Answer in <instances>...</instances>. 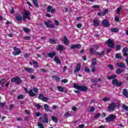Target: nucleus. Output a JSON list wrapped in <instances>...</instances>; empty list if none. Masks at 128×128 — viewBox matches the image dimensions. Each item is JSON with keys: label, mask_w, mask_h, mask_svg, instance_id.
I'll list each match as a JSON object with an SVG mask.
<instances>
[{"label": "nucleus", "mask_w": 128, "mask_h": 128, "mask_svg": "<svg viewBox=\"0 0 128 128\" xmlns=\"http://www.w3.org/2000/svg\"><path fill=\"white\" fill-rule=\"evenodd\" d=\"M116 104L115 102H112L108 104L107 108V112H112L116 110Z\"/></svg>", "instance_id": "1"}, {"label": "nucleus", "mask_w": 128, "mask_h": 128, "mask_svg": "<svg viewBox=\"0 0 128 128\" xmlns=\"http://www.w3.org/2000/svg\"><path fill=\"white\" fill-rule=\"evenodd\" d=\"M73 86L76 90H82V92H86V90H88V87L86 86H80L74 84H73Z\"/></svg>", "instance_id": "2"}, {"label": "nucleus", "mask_w": 128, "mask_h": 128, "mask_svg": "<svg viewBox=\"0 0 128 128\" xmlns=\"http://www.w3.org/2000/svg\"><path fill=\"white\" fill-rule=\"evenodd\" d=\"M116 116L112 114H110L108 116V117L106 118L105 120L106 122H114V120H116Z\"/></svg>", "instance_id": "3"}, {"label": "nucleus", "mask_w": 128, "mask_h": 128, "mask_svg": "<svg viewBox=\"0 0 128 128\" xmlns=\"http://www.w3.org/2000/svg\"><path fill=\"white\" fill-rule=\"evenodd\" d=\"M30 12L28 11L25 12H24L22 14L23 20H24V22H26V20H30Z\"/></svg>", "instance_id": "4"}, {"label": "nucleus", "mask_w": 128, "mask_h": 128, "mask_svg": "<svg viewBox=\"0 0 128 128\" xmlns=\"http://www.w3.org/2000/svg\"><path fill=\"white\" fill-rule=\"evenodd\" d=\"M44 118H42V117H40L39 118V122H42V124L46 123L48 124V114H44Z\"/></svg>", "instance_id": "5"}, {"label": "nucleus", "mask_w": 128, "mask_h": 128, "mask_svg": "<svg viewBox=\"0 0 128 128\" xmlns=\"http://www.w3.org/2000/svg\"><path fill=\"white\" fill-rule=\"evenodd\" d=\"M13 49L15 51L12 52V54H14V56H18V54H20V52H22V50H20V48L14 46L13 47Z\"/></svg>", "instance_id": "6"}, {"label": "nucleus", "mask_w": 128, "mask_h": 128, "mask_svg": "<svg viewBox=\"0 0 128 128\" xmlns=\"http://www.w3.org/2000/svg\"><path fill=\"white\" fill-rule=\"evenodd\" d=\"M12 82H16L17 84H22V79L18 77L12 78L11 80Z\"/></svg>", "instance_id": "7"}, {"label": "nucleus", "mask_w": 128, "mask_h": 128, "mask_svg": "<svg viewBox=\"0 0 128 128\" xmlns=\"http://www.w3.org/2000/svg\"><path fill=\"white\" fill-rule=\"evenodd\" d=\"M107 44H108V46H109V48H112L114 46V40H112L111 39H108L107 40Z\"/></svg>", "instance_id": "8"}, {"label": "nucleus", "mask_w": 128, "mask_h": 128, "mask_svg": "<svg viewBox=\"0 0 128 128\" xmlns=\"http://www.w3.org/2000/svg\"><path fill=\"white\" fill-rule=\"evenodd\" d=\"M112 84L114 86H122V82H118L116 79L113 80Z\"/></svg>", "instance_id": "9"}, {"label": "nucleus", "mask_w": 128, "mask_h": 128, "mask_svg": "<svg viewBox=\"0 0 128 128\" xmlns=\"http://www.w3.org/2000/svg\"><path fill=\"white\" fill-rule=\"evenodd\" d=\"M48 12H51L52 14H54L56 12V9L52 8V6H48L47 8Z\"/></svg>", "instance_id": "10"}, {"label": "nucleus", "mask_w": 128, "mask_h": 128, "mask_svg": "<svg viewBox=\"0 0 128 128\" xmlns=\"http://www.w3.org/2000/svg\"><path fill=\"white\" fill-rule=\"evenodd\" d=\"M38 98L39 100H42V102H48V98H46L44 96V95L42 94H39Z\"/></svg>", "instance_id": "11"}, {"label": "nucleus", "mask_w": 128, "mask_h": 128, "mask_svg": "<svg viewBox=\"0 0 128 128\" xmlns=\"http://www.w3.org/2000/svg\"><path fill=\"white\" fill-rule=\"evenodd\" d=\"M82 48V45H80V44H76L70 46L71 50H74V48Z\"/></svg>", "instance_id": "12"}, {"label": "nucleus", "mask_w": 128, "mask_h": 128, "mask_svg": "<svg viewBox=\"0 0 128 128\" xmlns=\"http://www.w3.org/2000/svg\"><path fill=\"white\" fill-rule=\"evenodd\" d=\"M102 24L104 26L105 28H108V26H110L108 22L106 20L102 21Z\"/></svg>", "instance_id": "13"}, {"label": "nucleus", "mask_w": 128, "mask_h": 128, "mask_svg": "<svg viewBox=\"0 0 128 128\" xmlns=\"http://www.w3.org/2000/svg\"><path fill=\"white\" fill-rule=\"evenodd\" d=\"M128 48L126 47L122 50L123 55L124 56H128Z\"/></svg>", "instance_id": "14"}, {"label": "nucleus", "mask_w": 128, "mask_h": 128, "mask_svg": "<svg viewBox=\"0 0 128 128\" xmlns=\"http://www.w3.org/2000/svg\"><path fill=\"white\" fill-rule=\"evenodd\" d=\"M30 64L31 66H32V64H34V68H38V62L34 60H32V62H30Z\"/></svg>", "instance_id": "15"}, {"label": "nucleus", "mask_w": 128, "mask_h": 128, "mask_svg": "<svg viewBox=\"0 0 128 128\" xmlns=\"http://www.w3.org/2000/svg\"><path fill=\"white\" fill-rule=\"evenodd\" d=\"M80 70V64H78L76 66V68H75L74 70V72H78Z\"/></svg>", "instance_id": "16"}, {"label": "nucleus", "mask_w": 128, "mask_h": 128, "mask_svg": "<svg viewBox=\"0 0 128 128\" xmlns=\"http://www.w3.org/2000/svg\"><path fill=\"white\" fill-rule=\"evenodd\" d=\"M28 94L30 96L34 98V96H36V93L34 92L33 90H29L28 92Z\"/></svg>", "instance_id": "17"}, {"label": "nucleus", "mask_w": 128, "mask_h": 128, "mask_svg": "<svg viewBox=\"0 0 128 128\" xmlns=\"http://www.w3.org/2000/svg\"><path fill=\"white\" fill-rule=\"evenodd\" d=\"M24 70H25L26 72H30V74L34 72V70L30 68H24Z\"/></svg>", "instance_id": "18"}, {"label": "nucleus", "mask_w": 128, "mask_h": 128, "mask_svg": "<svg viewBox=\"0 0 128 128\" xmlns=\"http://www.w3.org/2000/svg\"><path fill=\"white\" fill-rule=\"evenodd\" d=\"M64 44H66V46H68V44H70V42H68V38L66 36H64Z\"/></svg>", "instance_id": "19"}, {"label": "nucleus", "mask_w": 128, "mask_h": 128, "mask_svg": "<svg viewBox=\"0 0 128 128\" xmlns=\"http://www.w3.org/2000/svg\"><path fill=\"white\" fill-rule=\"evenodd\" d=\"M57 50L60 52H62L64 50V46L62 45H58L57 47Z\"/></svg>", "instance_id": "20"}, {"label": "nucleus", "mask_w": 128, "mask_h": 128, "mask_svg": "<svg viewBox=\"0 0 128 128\" xmlns=\"http://www.w3.org/2000/svg\"><path fill=\"white\" fill-rule=\"evenodd\" d=\"M56 53L54 52H53L48 54V58H54V56H56Z\"/></svg>", "instance_id": "21"}, {"label": "nucleus", "mask_w": 128, "mask_h": 128, "mask_svg": "<svg viewBox=\"0 0 128 128\" xmlns=\"http://www.w3.org/2000/svg\"><path fill=\"white\" fill-rule=\"evenodd\" d=\"M54 61L58 64H61L60 60L58 57L55 56L54 58Z\"/></svg>", "instance_id": "22"}, {"label": "nucleus", "mask_w": 128, "mask_h": 128, "mask_svg": "<svg viewBox=\"0 0 128 128\" xmlns=\"http://www.w3.org/2000/svg\"><path fill=\"white\" fill-rule=\"evenodd\" d=\"M96 58H94L92 60L91 66H96Z\"/></svg>", "instance_id": "23"}, {"label": "nucleus", "mask_w": 128, "mask_h": 128, "mask_svg": "<svg viewBox=\"0 0 128 128\" xmlns=\"http://www.w3.org/2000/svg\"><path fill=\"white\" fill-rule=\"evenodd\" d=\"M16 20L20 22H22V16H20V15L16 16Z\"/></svg>", "instance_id": "24"}, {"label": "nucleus", "mask_w": 128, "mask_h": 128, "mask_svg": "<svg viewBox=\"0 0 128 128\" xmlns=\"http://www.w3.org/2000/svg\"><path fill=\"white\" fill-rule=\"evenodd\" d=\"M57 88L59 92H64V87H62L60 86H57Z\"/></svg>", "instance_id": "25"}, {"label": "nucleus", "mask_w": 128, "mask_h": 128, "mask_svg": "<svg viewBox=\"0 0 128 128\" xmlns=\"http://www.w3.org/2000/svg\"><path fill=\"white\" fill-rule=\"evenodd\" d=\"M116 78V76L115 74H114V75H112L110 76L107 77V78L108 80H114Z\"/></svg>", "instance_id": "26"}, {"label": "nucleus", "mask_w": 128, "mask_h": 128, "mask_svg": "<svg viewBox=\"0 0 128 128\" xmlns=\"http://www.w3.org/2000/svg\"><path fill=\"white\" fill-rule=\"evenodd\" d=\"M94 26H100V23L98 22V20H94Z\"/></svg>", "instance_id": "27"}, {"label": "nucleus", "mask_w": 128, "mask_h": 128, "mask_svg": "<svg viewBox=\"0 0 128 128\" xmlns=\"http://www.w3.org/2000/svg\"><path fill=\"white\" fill-rule=\"evenodd\" d=\"M122 94L124 96H126V98H128V91H126V89L123 90Z\"/></svg>", "instance_id": "28"}, {"label": "nucleus", "mask_w": 128, "mask_h": 128, "mask_svg": "<svg viewBox=\"0 0 128 128\" xmlns=\"http://www.w3.org/2000/svg\"><path fill=\"white\" fill-rule=\"evenodd\" d=\"M52 78L53 80H56V82H60V79L59 78L58 76H52Z\"/></svg>", "instance_id": "29"}, {"label": "nucleus", "mask_w": 128, "mask_h": 128, "mask_svg": "<svg viewBox=\"0 0 128 128\" xmlns=\"http://www.w3.org/2000/svg\"><path fill=\"white\" fill-rule=\"evenodd\" d=\"M32 0L36 8H38V0Z\"/></svg>", "instance_id": "30"}, {"label": "nucleus", "mask_w": 128, "mask_h": 128, "mask_svg": "<svg viewBox=\"0 0 128 128\" xmlns=\"http://www.w3.org/2000/svg\"><path fill=\"white\" fill-rule=\"evenodd\" d=\"M124 70L118 69L117 70L116 72L118 74H122V72H124Z\"/></svg>", "instance_id": "31"}, {"label": "nucleus", "mask_w": 128, "mask_h": 128, "mask_svg": "<svg viewBox=\"0 0 128 128\" xmlns=\"http://www.w3.org/2000/svg\"><path fill=\"white\" fill-rule=\"evenodd\" d=\"M72 114L70 112V111H68L66 114H65L64 116V118H68V116H71Z\"/></svg>", "instance_id": "32"}, {"label": "nucleus", "mask_w": 128, "mask_h": 128, "mask_svg": "<svg viewBox=\"0 0 128 128\" xmlns=\"http://www.w3.org/2000/svg\"><path fill=\"white\" fill-rule=\"evenodd\" d=\"M4 82H6L5 79H2L0 80V84H1V86H4Z\"/></svg>", "instance_id": "33"}, {"label": "nucleus", "mask_w": 128, "mask_h": 128, "mask_svg": "<svg viewBox=\"0 0 128 128\" xmlns=\"http://www.w3.org/2000/svg\"><path fill=\"white\" fill-rule=\"evenodd\" d=\"M112 32H118V28H111Z\"/></svg>", "instance_id": "34"}, {"label": "nucleus", "mask_w": 128, "mask_h": 128, "mask_svg": "<svg viewBox=\"0 0 128 128\" xmlns=\"http://www.w3.org/2000/svg\"><path fill=\"white\" fill-rule=\"evenodd\" d=\"M117 66H119V68H126L124 66V64H123V63H118Z\"/></svg>", "instance_id": "35"}, {"label": "nucleus", "mask_w": 128, "mask_h": 128, "mask_svg": "<svg viewBox=\"0 0 128 128\" xmlns=\"http://www.w3.org/2000/svg\"><path fill=\"white\" fill-rule=\"evenodd\" d=\"M116 58L118 59L121 60L122 58V55L120 54H117L116 55Z\"/></svg>", "instance_id": "36"}, {"label": "nucleus", "mask_w": 128, "mask_h": 128, "mask_svg": "<svg viewBox=\"0 0 128 128\" xmlns=\"http://www.w3.org/2000/svg\"><path fill=\"white\" fill-rule=\"evenodd\" d=\"M44 108L46 112H48V104H44Z\"/></svg>", "instance_id": "37"}, {"label": "nucleus", "mask_w": 128, "mask_h": 128, "mask_svg": "<svg viewBox=\"0 0 128 128\" xmlns=\"http://www.w3.org/2000/svg\"><path fill=\"white\" fill-rule=\"evenodd\" d=\"M50 42L51 44H56V40L52 38L50 39Z\"/></svg>", "instance_id": "38"}, {"label": "nucleus", "mask_w": 128, "mask_h": 128, "mask_svg": "<svg viewBox=\"0 0 128 128\" xmlns=\"http://www.w3.org/2000/svg\"><path fill=\"white\" fill-rule=\"evenodd\" d=\"M23 30H24L25 32H30V30L26 28H23Z\"/></svg>", "instance_id": "39"}, {"label": "nucleus", "mask_w": 128, "mask_h": 128, "mask_svg": "<svg viewBox=\"0 0 128 128\" xmlns=\"http://www.w3.org/2000/svg\"><path fill=\"white\" fill-rule=\"evenodd\" d=\"M84 72H88V74H89V72H90V68H88L87 67H85L84 68Z\"/></svg>", "instance_id": "40"}, {"label": "nucleus", "mask_w": 128, "mask_h": 128, "mask_svg": "<svg viewBox=\"0 0 128 128\" xmlns=\"http://www.w3.org/2000/svg\"><path fill=\"white\" fill-rule=\"evenodd\" d=\"M44 24L46 26H48H48H50V21L48 20V22H45Z\"/></svg>", "instance_id": "41"}, {"label": "nucleus", "mask_w": 128, "mask_h": 128, "mask_svg": "<svg viewBox=\"0 0 128 128\" xmlns=\"http://www.w3.org/2000/svg\"><path fill=\"white\" fill-rule=\"evenodd\" d=\"M18 100H24V95L20 94L18 96Z\"/></svg>", "instance_id": "42"}, {"label": "nucleus", "mask_w": 128, "mask_h": 128, "mask_svg": "<svg viewBox=\"0 0 128 128\" xmlns=\"http://www.w3.org/2000/svg\"><path fill=\"white\" fill-rule=\"evenodd\" d=\"M120 10H122V8L120 7L116 10V12L118 14H120Z\"/></svg>", "instance_id": "43"}, {"label": "nucleus", "mask_w": 128, "mask_h": 128, "mask_svg": "<svg viewBox=\"0 0 128 128\" xmlns=\"http://www.w3.org/2000/svg\"><path fill=\"white\" fill-rule=\"evenodd\" d=\"M122 108L125 110H128V106H126V104H123L122 106Z\"/></svg>", "instance_id": "44"}, {"label": "nucleus", "mask_w": 128, "mask_h": 128, "mask_svg": "<svg viewBox=\"0 0 128 128\" xmlns=\"http://www.w3.org/2000/svg\"><path fill=\"white\" fill-rule=\"evenodd\" d=\"M52 120H53V122H58V118H56L52 116Z\"/></svg>", "instance_id": "45"}, {"label": "nucleus", "mask_w": 128, "mask_h": 128, "mask_svg": "<svg viewBox=\"0 0 128 128\" xmlns=\"http://www.w3.org/2000/svg\"><path fill=\"white\" fill-rule=\"evenodd\" d=\"M114 20H115V22H120V17L118 16H116L114 18Z\"/></svg>", "instance_id": "46"}, {"label": "nucleus", "mask_w": 128, "mask_h": 128, "mask_svg": "<svg viewBox=\"0 0 128 128\" xmlns=\"http://www.w3.org/2000/svg\"><path fill=\"white\" fill-rule=\"evenodd\" d=\"M90 54H94L96 52V50L94 48H91L90 50Z\"/></svg>", "instance_id": "47"}, {"label": "nucleus", "mask_w": 128, "mask_h": 128, "mask_svg": "<svg viewBox=\"0 0 128 128\" xmlns=\"http://www.w3.org/2000/svg\"><path fill=\"white\" fill-rule=\"evenodd\" d=\"M35 106L37 108L38 110L42 108V106L40 104H36Z\"/></svg>", "instance_id": "48"}, {"label": "nucleus", "mask_w": 128, "mask_h": 128, "mask_svg": "<svg viewBox=\"0 0 128 128\" xmlns=\"http://www.w3.org/2000/svg\"><path fill=\"white\" fill-rule=\"evenodd\" d=\"M32 90H33L35 94H38V90L36 88H33Z\"/></svg>", "instance_id": "49"}, {"label": "nucleus", "mask_w": 128, "mask_h": 128, "mask_svg": "<svg viewBox=\"0 0 128 128\" xmlns=\"http://www.w3.org/2000/svg\"><path fill=\"white\" fill-rule=\"evenodd\" d=\"M54 23H55V25H56V26H60V22H58V20H55Z\"/></svg>", "instance_id": "50"}, {"label": "nucleus", "mask_w": 128, "mask_h": 128, "mask_svg": "<svg viewBox=\"0 0 128 128\" xmlns=\"http://www.w3.org/2000/svg\"><path fill=\"white\" fill-rule=\"evenodd\" d=\"M103 100H104V102H108V100H110V98L106 97V98H103Z\"/></svg>", "instance_id": "51"}, {"label": "nucleus", "mask_w": 128, "mask_h": 128, "mask_svg": "<svg viewBox=\"0 0 128 128\" xmlns=\"http://www.w3.org/2000/svg\"><path fill=\"white\" fill-rule=\"evenodd\" d=\"M24 58H28V56H30V54H25L24 55Z\"/></svg>", "instance_id": "52"}, {"label": "nucleus", "mask_w": 128, "mask_h": 128, "mask_svg": "<svg viewBox=\"0 0 128 128\" xmlns=\"http://www.w3.org/2000/svg\"><path fill=\"white\" fill-rule=\"evenodd\" d=\"M92 68V72H96V67L94 66H91Z\"/></svg>", "instance_id": "53"}, {"label": "nucleus", "mask_w": 128, "mask_h": 128, "mask_svg": "<svg viewBox=\"0 0 128 128\" xmlns=\"http://www.w3.org/2000/svg\"><path fill=\"white\" fill-rule=\"evenodd\" d=\"M108 68H110V70H114V66L112 64L108 65Z\"/></svg>", "instance_id": "54"}, {"label": "nucleus", "mask_w": 128, "mask_h": 128, "mask_svg": "<svg viewBox=\"0 0 128 128\" xmlns=\"http://www.w3.org/2000/svg\"><path fill=\"white\" fill-rule=\"evenodd\" d=\"M94 8H100V6L98 5H94L92 6Z\"/></svg>", "instance_id": "55"}, {"label": "nucleus", "mask_w": 128, "mask_h": 128, "mask_svg": "<svg viewBox=\"0 0 128 128\" xmlns=\"http://www.w3.org/2000/svg\"><path fill=\"white\" fill-rule=\"evenodd\" d=\"M90 110L91 112H94V107H91Z\"/></svg>", "instance_id": "56"}, {"label": "nucleus", "mask_w": 128, "mask_h": 128, "mask_svg": "<svg viewBox=\"0 0 128 128\" xmlns=\"http://www.w3.org/2000/svg\"><path fill=\"white\" fill-rule=\"evenodd\" d=\"M62 82H64V84H66V82H68V80L64 79V80H62Z\"/></svg>", "instance_id": "57"}, {"label": "nucleus", "mask_w": 128, "mask_h": 128, "mask_svg": "<svg viewBox=\"0 0 128 128\" xmlns=\"http://www.w3.org/2000/svg\"><path fill=\"white\" fill-rule=\"evenodd\" d=\"M24 40H30V37L29 36H24Z\"/></svg>", "instance_id": "58"}, {"label": "nucleus", "mask_w": 128, "mask_h": 128, "mask_svg": "<svg viewBox=\"0 0 128 128\" xmlns=\"http://www.w3.org/2000/svg\"><path fill=\"white\" fill-rule=\"evenodd\" d=\"M120 48H121L120 45H118V46H116V50H120Z\"/></svg>", "instance_id": "59"}, {"label": "nucleus", "mask_w": 128, "mask_h": 128, "mask_svg": "<svg viewBox=\"0 0 128 128\" xmlns=\"http://www.w3.org/2000/svg\"><path fill=\"white\" fill-rule=\"evenodd\" d=\"M48 28H54V24H50L49 25V26Z\"/></svg>", "instance_id": "60"}, {"label": "nucleus", "mask_w": 128, "mask_h": 128, "mask_svg": "<svg viewBox=\"0 0 128 128\" xmlns=\"http://www.w3.org/2000/svg\"><path fill=\"white\" fill-rule=\"evenodd\" d=\"M76 27L78 28H82V24H78L77 25H76Z\"/></svg>", "instance_id": "61"}, {"label": "nucleus", "mask_w": 128, "mask_h": 128, "mask_svg": "<svg viewBox=\"0 0 128 128\" xmlns=\"http://www.w3.org/2000/svg\"><path fill=\"white\" fill-rule=\"evenodd\" d=\"M100 114H98L95 116V118H100Z\"/></svg>", "instance_id": "62"}, {"label": "nucleus", "mask_w": 128, "mask_h": 128, "mask_svg": "<svg viewBox=\"0 0 128 128\" xmlns=\"http://www.w3.org/2000/svg\"><path fill=\"white\" fill-rule=\"evenodd\" d=\"M0 106H2V108H4V104L2 102H0Z\"/></svg>", "instance_id": "63"}, {"label": "nucleus", "mask_w": 128, "mask_h": 128, "mask_svg": "<svg viewBox=\"0 0 128 128\" xmlns=\"http://www.w3.org/2000/svg\"><path fill=\"white\" fill-rule=\"evenodd\" d=\"M36 116H40V112H36Z\"/></svg>", "instance_id": "64"}]
</instances>
